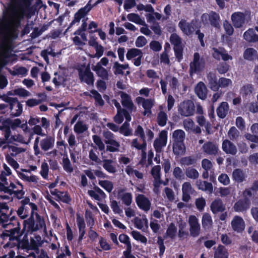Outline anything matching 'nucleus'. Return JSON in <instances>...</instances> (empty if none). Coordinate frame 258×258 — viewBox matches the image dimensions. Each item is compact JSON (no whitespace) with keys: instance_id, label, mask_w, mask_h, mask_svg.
<instances>
[{"instance_id":"obj_1","label":"nucleus","mask_w":258,"mask_h":258,"mask_svg":"<svg viewBox=\"0 0 258 258\" xmlns=\"http://www.w3.org/2000/svg\"><path fill=\"white\" fill-rule=\"evenodd\" d=\"M33 0H11L8 10L3 13L0 22V34L3 37L0 43V63L4 66L11 56L13 48L12 37L20 26L22 20L30 9Z\"/></svg>"},{"instance_id":"obj_2","label":"nucleus","mask_w":258,"mask_h":258,"mask_svg":"<svg viewBox=\"0 0 258 258\" xmlns=\"http://www.w3.org/2000/svg\"><path fill=\"white\" fill-rule=\"evenodd\" d=\"M20 203L21 206L18 209V215L23 214L25 206L29 205L31 209L30 217L23 221L24 229H27L28 232H34L43 229L46 230V227L44 218L40 216L36 211L38 210L37 206L33 203L30 202V199L25 197Z\"/></svg>"},{"instance_id":"obj_3","label":"nucleus","mask_w":258,"mask_h":258,"mask_svg":"<svg viewBox=\"0 0 258 258\" xmlns=\"http://www.w3.org/2000/svg\"><path fill=\"white\" fill-rule=\"evenodd\" d=\"M170 42L173 45V50L176 58L178 62L183 59V45L182 39L176 33H172L170 37Z\"/></svg>"},{"instance_id":"obj_4","label":"nucleus","mask_w":258,"mask_h":258,"mask_svg":"<svg viewBox=\"0 0 258 258\" xmlns=\"http://www.w3.org/2000/svg\"><path fill=\"white\" fill-rule=\"evenodd\" d=\"M205 67V60L204 58L201 57L198 52H195L194 54V59L189 64V73L190 77H192L195 74H199L201 72Z\"/></svg>"},{"instance_id":"obj_5","label":"nucleus","mask_w":258,"mask_h":258,"mask_svg":"<svg viewBox=\"0 0 258 258\" xmlns=\"http://www.w3.org/2000/svg\"><path fill=\"white\" fill-rule=\"evenodd\" d=\"M103 136L105 138L104 143L107 145L106 151L110 152L119 151L120 143L115 139V136L112 133L109 131H104Z\"/></svg>"},{"instance_id":"obj_6","label":"nucleus","mask_w":258,"mask_h":258,"mask_svg":"<svg viewBox=\"0 0 258 258\" xmlns=\"http://www.w3.org/2000/svg\"><path fill=\"white\" fill-rule=\"evenodd\" d=\"M134 135L140 137L143 143L142 144H140L138 143V139L136 138L133 140L132 146L138 150H142L144 152L143 154L146 156V153L145 152V151L146 150L147 143L144 129L141 125L137 126Z\"/></svg>"},{"instance_id":"obj_7","label":"nucleus","mask_w":258,"mask_h":258,"mask_svg":"<svg viewBox=\"0 0 258 258\" xmlns=\"http://www.w3.org/2000/svg\"><path fill=\"white\" fill-rule=\"evenodd\" d=\"M25 231L26 232L24 235L22 239H21V237H19V238H18L15 242H8L5 244L4 247L6 248L9 247L10 248H13L17 246L18 249L21 248L22 249H28V246H29L28 234V233L32 234L33 232H28L27 229L24 230L23 228L22 231V234Z\"/></svg>"},{"instance_id":"obj_8","label":"nucleus","mask_w":258,"mask_h":258,"mask_svg":"<svg viewBox=\"0 0 258 258\" xmlns=\"http://www.w3.org/2000/svg\"><path fill=\"white\" fill-rule=\"evenodd\" d=\"M178 113L182 116H189L194 115L195 106L190 100H184L178 106Z\"/></svg>"},{"instance_id":"obj_9","label":"nucleus","mask_w":258,"mask_h":258,"mask_svg":"<svg viewBox=\"0 0 258 258\" xmlns=\"http://www.w3.org/2000/svg\"><path fill=\"white\" fill-rule=\"evenodd\" d=\"M201 20L205 25L210 24L215 28L220 27V16L216 12L211 11L209 14L204 13L201 16Z\"/></svg>"},{"instance_id":"obj_10","label":"nucleus","mask_w":258,"mask_h":258,"mask_svg":"<svg viewBox=\"0 0 258 258\" xmlns=\"http://www.w3.org/2000/svg\"><path fill=\"white\" fill-rule=\"evenodd\" d=\"M93 6L89 2L85 7L80 9L74 15V20L70 24L68 28L64 32V35L68 31V30L76 23H79L81 19L84 18L91 10Z\"/></svg>"},{"instance_id":"obj_11","label":"nucleus","mask_w":258,"mask_h":258,"mask_svg":"<svg viewBox=\"0 0 258 258\" xmlns=\"http://www.w3.org/2000/svg\"><path fill=\"white\" fill-rule=\"evenodd\" d=\"M197 21L196 20H192L190 22H187L186 20L182 19L178 23V27L182 32L187 35H190L196 32V29L199 27L196 26Z\"/></svg>"},{"instance_id":"obj_12","label":"nucleus","mask_w":258,"mask_h":258,"mask_svg":"<svg viewBox=\"0 0 258 258\" xmlns=\"http://www.w3.org/2000/svg\"><path fill=\"white\" fill-rule=\"evenodd\" d=\"M190 235L192 237H198L201 233V225L199 220L195 215H190L188 218Z\"/></svg>"},{"instance_id":"obj_13","label":"nucleus","mask_w":258,"mask_h":258,"mask_svg":"<svg viewBox=\"0 0 258 258\" xmlns=\"http://www.w3.org/2000/svg\"><path fill=\"white\" fill-rule=\"evenodd\" d=\"M79 77L81 82H85L88 85H92L94 82V77L90 68L87 67L84 71L79 69Z\"/></svg>"},{"instance_id":"obj_14","label":"nucleus","mask_w":258,"mask_h":258,"mask_svg":"<svg viewBox=\"0 0 258 258\" xmlns=\"http://www.w3.org/2000/svg\"><path fill=\"white\" fill-rule=\"evenodd\" d=\"M167 132L166 131H162L159 134V138L155 140L153 146L157 153L162 152V148L167 144Z\"/></svg>"},{"instance_id":"obj_15","label":"nucleus","mask_w":258,"mask_h":258,"mask_svg":"<svg viewBox=\"0 0 258 258\" xmlns=\"http://www.w3.org/2000/svg\"><path fill=\"white\" fill-rule=\"evenodd\" d=\"M202 149L205 154L211 156L218 155L219 151L218 145L212 141H208L205 143L202 146Z\"/></svg>"},{"instance_id":"obj_16","label":"nucleus","mask_w":258,"mask_h":258,"mask_svg":"<svg viewBox=\"0 0 258 258\" xmlns=\"http://www.w3.org/2000/svg\"><path fill=\"white\" fill-rule=\"evenodd\" d=\"M250 204L249 199L242 198L236 202L233 206V209L236 212H245L250 208Z\"/></svg>"},{"instance_id":"obj_17","label":"nucleus","mask_w":258,"mask_h":258,"mask_svg":"<svg viewBox=\"0 0 258 258\" xmlns=\"http://www.w3.org/2000/svg\"><path fill=\"white\" fill-rule=\"evenodd\" d=\"M231 227L237 233H241L244 231L245 224L243 218L239 216H235L231 221Z\"/></svg>"},{"instance_id":"obj_18","label":"nucleus","mask_w":258,"mask_h":258,"mask_svg":"<svg viewBox=\"0 0 258 258\" xmlns=\"http://www.w3.org/2000/svg\"><path fill=\"white\" fill-rule=\"evenodd\" d=\"M231 21L235 28H240L245 23V16L242 12H234L231 15Z\"/></svg>"},{"instance_id":"obj_19","label":"nucleus","mask_w":258,"mask_h":258,"mask_svg":"<svg viewBox=\"0 0 258 258\" xmlns=\"http://www.w3.org/2000/svg\"><path fill=\"white\" fill-rule=\"evenodd\" d=\"M119 94H120L121 98V103L122 105L128 109V111L131 112L133 111L136 107H135L134 103L131 99V96L122 91H120Z\"/></svg>"},{"instance_id":"obj_20","label":"nucleus","mask_w":258,"mask_h":258,"mask_svg":"<svg viewBox=\"0 0 258 258\" xmlns=\"http://www.w3.org/2000/svg\"><path fill=\"white\" fill-rule=\"evenodd\" d=\"M136 203L140 209L148 211L151 207V202L149 200L143 195H139L136 198Z\"/></svg>"},{"instance_id":"obj_21","label":"nucleus","mask_w":258,"mask_h":258,"mask_svg":"<svg viewBox=\"0 0 258 258\" xmlns=\"http://www.w3.org/2000/svg\"><path fill=\"white\" fill-rule=\"evenodd\" d=\"M210 209L214 214H217L218 213L225 211L226 207L222 200L220 198H217L211 203Z\"/></svg>"},{"instance_id":"obj_22","label":"nucleus","mask_w":258,"mask_h":258,"mask_svg":"<svg viewBox=\"0 0 258 258\" xmlns=\"http://www.w3.org/2000/svg\"><path fill=\"white\" fill-rule=\"evenodd\" d=\"M195 91L197 96L202 100H205L207 97L208 89L203 82H199L195 87Z\"/></svg>"},{"instance_id":"obj_23","label":"nucleus","mask_w":258,"mask_h":258,"mask_svg":"<svg viewBox=\"0 0 258 258\" xmlns=\"http://www.w3.org/2000/svg\"><path fill=\"white\" fill-rule=\"evenodd\" d=\"M92 69L95 72L97 75L103 80H108L109 79L108 72L107 69L103 68L100 62H97L95 66L92 67Z\"/></svg>"},{"instance_id":"obj_24","label":"nucleus","mask_w":258,"mask_h":258,"mask_svg":"<svg viewBox=\"0 0 258 258\" xmlns=\"http://www.w3.org/2000/svg\"><path fill=\"white\" fill-rule=\"evenodd\" d=\"M222 148L223 151L227 154L235 155L237 152L236 146L232 142L227 139L223 141Z\"/></svg>"},{"instance_id":"obj_25","label":"nucleus","mask_w":258,"mask_h":258,"mask_svg":"<svg viewBox=\"0 0 258 258\" xmlns=\"http://www.w3.org/2000/svg\"><path fill=\"white\" fill-rule=\"evenodd\" d=\"M54 142L55 139L54 137L47 136L45 138L41 140L40 146L43 151H47L53 147Z\"/></svg>"},{"instance_id":"obj_26","label":"nucleus","mask_w":258,"mask_h":258,"mask_svg":"<svg viewBox=\"0 0 258 258\" xmlns=\"http://www.w3.org/2000/svg\"><path fill=\"white\" fill-rule=\"evenodd\" d=\"M137 100L138 101L139 100H143L142 106L145 109L143 112V115L151 114L152 113L151 109L154 106V101L151 99H145L141 97H137Z\"/></svg>"},{"instance_id":"obj_27","label":"nucleus","mask_w":258,"mask_h":258,"mask_svg":"<svg viewBox=\"0 0 258 258\" xmlns=\"http://www.w3.org/2000/svg\"><path fill=\"white\" fill-rule=\"evenodd\" d=\"M214 258H229V252L225 246L219 244L217 247H214Z\"/></svg>"},{"instance_id":"obj_28","label":"nucleus","mask_w":258,"mask_h":258,"mask_svg":"<svg viewBox=\"0 0 258 258\" xmlns=\"http://www.w3.org/2000/svg\"><path fill=\"white\" fill-rule=\"evenodd\" d=\"M124 189H120L118 190L117 194L118 199H120L124 204L126 206H130L132 202L133 196L131 192H125Z\"/></svg>"},{"instance_id":"obj_29","label":"nucleus","mask_w":258,"mask_h":258,"mask_svg":"<svg viewBox=\"0 0 258 258\" xmlns=\"http://www.w3.org/2000/svg\"><path fill=\"white\" fill-rule=\"evenodd\" d=\"M77 222L79 231V241H81L84 238L86 233V224L84 218L81 217L79 215H77Z\"/></svg>"},{"instance_id":"obj_30","label":"nucleus","mask_w":258,"mask_h":258,"mask_svg":"<svg viewBox=\"0 0 258 258\" xmlns=\"http://www.w3.org/2000/svg\"><path fill=\"white\" fill-rule=\"evenodd\" d=\"M247 175L243 170L240 168L234 169L232 173V178L238 183H241L246 180Z\"/></svg>"},{"instance_id":"obj_31","label":"nucleus","mask_w":258,"mask_h":258,"mask_svg":"<svg viewBox=\"0 0 258 258\" xmlns=\"http://www.w3.org/2000/svg\"><path fill=\"white\" fill-rule=\"evenodd\" d=\"M207 79L211 89L214 91H218L219 89V84L216 75L212 73H209L207 75Z\"/></svg>"},{"instance_id":"obj_32","label":"nucleus","mask_w":258,"mask_h":258,"mask_svg":"<svg viewBox=\"0 0 258 258\" xmlns=\"http://www.w3.org/2000/svg\"><path fill=\"white\" fill-rule=\"evenodd\" d=\"M229 105L227 102H222L220 103L216 110L217 115L220 118H224L228 113Z\"/></svg>"},{"instance_id":"obj_33","label":"nucleus","mask_w":258,"mask_h":258,"mask_svg":"<svg viewBox=\"0 0 258 258\" xmlns=\"http://www.w3.org/2000/svg\"><path fill=\"white\" fill-rule=\"evenodd\" d=\"M202 227L205 230L211 229L213 224L212 217L210 214L205 213L203 214L202 219Z\"/></svg>"},{"instance_id":"obj_34","label":"nucleus","mask_w":258,"mask_h":258,"mask_svg":"<svg viewBox=\"0 0 258 258\" xmlns=\"http://www.w3.org/2000/svg\"><path fill=\"white\" fill-rule=\"evenodd\" d=\"M119 133L125 137L132 136L133 130L130 127V123L125 121L119 127Z\"/></svg>"},{"instance_id":"obj_35","label":"nucleus","mask_w":258,"mask_h":258,"mask_svg":"<svg viewBox=\"0 0 258 258\" xmlns=\"http://www.w3.org/2000/svg\"><path fill=\"white\" fill-rule=\"evenodd\" d=\"M254 90L253 85L251 84H247L243 85L240 89V94L243 97H248L252 94Z\"/></svg>"},{"instance_id":"obj_36","label":"nucleus","mask_w":258,"mask_h":258,"mask_svg":"<svg viewBox=\"0 0 258 258\" xmlns=\"http://www.w3.org/2000/svg\"><path fill=\"white\" fill-rule=\"evenodd\" d=\"M185 151V146L182 141H176L173 144V152L175 155L182 154Z\"/></svg>"},{"instance_id":"obj_37","label":"nucleus","mask_w":258,"mask_h":258,"mask_svg":"<svg viewBox=\"0 0 258 258\" xmlns=\"http://www.w3.org/2000/svg\"><path fill=\"white\" fill-rule=\"evenodd\" d=\"M257 51L253 48H247L243 52V57L245 59L252 61L257 56Z\"/></svg>"},{"instance_id":"obj_38","label":"nucleus","mask_w":258,"mask_h":258,"mask_svg":"<svg viewBox=\"0 0 258 258\" xmlns=\"http://www.w3.org/2000/svg\"><path fill=\"white\" fill-rule=\"evenodd\" d=\"M10 109H11L12 115L19 116L22 112L23 106L17 99V103H14V105L12 107H10Z\"/></svg>"},{"instance_id":"obj_39","label":"nucleus","mask_w":258,"mask_h":258,"mask_svg":"<svg viewBox=\"0 0 258 258\" xmlns=\"http://www.w3.org/2000/svg\"><path fill=\"white\" fill-rule=\"evenodd\" d=\"M9 235H10V241L9 242H15L16 240L19 238V237H21L22 235V232L20 233V229L19 227H16L9 230Z\"/></svg>"},{"instance_id":"obj_40","label":"nucleus","mask_w":258,"mask_h":258,"mask_svg":"<svg viewBox=\"0 0 258 258\" xmlns=\"http://www.w3.org/2000/svg\"><path fill=\"white\" fill-rule=\"evenodd\" d=\"M113 162V161L111 159H104L103 160V167L110 173H114L116 171V167L112 165Z\"/></svg>"},{"instance_id":"obj_41","label":"nucleus","mask_w":258,"mask_h":258,"mask_svg":"<svg viewBox=\"0 0 258 258\" xmlns=\"http://www.w3.org/2000/svg\"><path fill=\"white\" fill-rule=\"evenodd\" d=\"M168 117L166 113L163 111L160 110L157 114V121L158 125L160 126H164L167 123Z\"/></svg>"},{"instance_id":"obj_42","label":"nucleus","mask_w":258,"mask_h":258,"mask_svg":"<svg viewBox=\"0 0 258 258\" xmlns=\"http://www.w3.org/2000/svg\"><path fill=\"white\" fill-rule=\"evenodd\" d=\"M141 54H143V53L141 49L135 48H131L128 49L126 54V57L127 60H131Z\"/></svg>"},{"instance_id":"obj_43","label":"nucleus","mask_w":258,"mask_h":258,"mask_svg":"<svg viewBox=\"0 0 258 258\" xmlns=\"http://www.w3.org/2000/svg\"><path fill=\"white\" fill-rule=\"evenodd\" d=\"M74 130L76 133L82 134L88 130V126L83 121L78 120L75 124Z\"/></svg>"},{"instance_id":"obj_44","label":"nucleus","mask_w":258,"mask_h":258,"mask_svg":"<svg viewBox=\"0 0 258 258\" xmlns=\"http://www.w3.org/2000/svg\"><path fill=\"white\" fill-rule=\"evenodd\" d=\"M185 174L188 178L193 179H196L199 176L198 170L192 167H189L186 169Z\"/></svg>"},{"instance_id":"obj_45","label":"nucleus","mask_w":258,"mask_h":258,"mask_svg":"<svg viewBox=\"0 0 258 258\" xmlns=\"http://www.w3.org/2000/svg\"><path fill=\"white\" fill-rule=\"evenodd\" d=\"M90 93L93 95V97L95 101L96 105L102 106L104 104V101L103 100L100 94L96 90L92 89L90 91Z\"/></svg>"},{"instance_id":"obj_46","label":"nucleus","mask_w":258,"mask_h":258,"mask_svg":"<svg viewBox=\"0 0 258 258\" xmlns=\"http://www.w3.org/2000/svg\"><path fill=\"white\" fill-rule=\"evenodd\" d=\"M198 185L199 188L203 191H208L210 193L213 192V185L211 182L206 181H200Z\"/></svg>"},{"instance_id":"obj_47","label":"nucleus","mask_w":258,"mask_h":258,"mask_svg":"<svg viewBox=\"0 0 258 258\" xmlns=\"http://www.w3.org/2000/svg\"><path fill=\"white\" fill-rule=\"evenodd\" d=\"M177 232V228L173 223L169 224L166 232V235L171 239H174Z\"/></svg>"},{"instance_id":"obj_48","label":"nucleus","mask_w":258,"mask_h":258,"mask_svg":"<svg viewBox=\"0 0 258 258\" xmlns=\"http://www.w3.org/2000/svg\"><path fill=\"white\" fill-rule=\"evenodd\" d=\"M197 158L194 156L183 157L181 159V163L184 166H189L196 164Z\"/></svg>"},{"instance_id":"obj_49","label":"nucleus","mask_w":258,"mask_h":258,"mask_svg":"<svg viewBox=\"0 0 258 258\" xmlns=\"http://www.w3.org/2000/svg\"><path fill=\"white\" fill-rule=\"evenodd\" d=\"M99 184L108 192H110L113 188L112 182L109 180H99Z\"/></svg>"},{"instance_id":"obj_50","label":"nucleus","mask_w":258,"mask_h":258,"mask_svg":"<svg viewBox=\"0 0 258 258\" xmlns=\"http://www.w3.org/2000/svg\"><path fill=\"white\" fill-rule=\"evenodd\" d=\"M131 234L133 238L137 240L140 241L142 243H146L147 242V238L140 232L134 230L132 232Z\"/></svg>"},{"instance_id":"obj_51","label":"nucleus","mask_w":258,"mask_h":258,"mask_svg":"<svg viewBox=\"0 0 258 258\" xmlns=\"http://www.w3.org/2000/svg\"><path fill=\"white\" fill-rule=\"evenodd\" d=\"M62 166L64 170L68 173H72L73 171V167L67 156L66 158L63 157L62 159Z\"/></svg>"},{"instance_id":"obj_52","label":"nucleus","mask_w":258,"mask_h":258,"mask_svg":"<svg viewBox=\"0 0 258 258\" xmlns=\"http://www.w3.org/2000/svg\"><path fill=\"white\" fill-rule=\"evenodd\" d=\"M0 130L4 132L5 138L6 140H8L11 135V130L6 121H3L2 125H0Z\"/></svg>"},{"instance_id":"obj_53","label":"nucleus","mask_w":258,"mask_h":258,"mask_svg":"<svg viewBox=\"0 0 258 258\" xmlns=\"http://www.w3.org/2000/svg\"><path fill=\"white\" fill-rule=\"evenodd\" d=\"M223 28L226 34L228 36H231L234 32V29L232 24L227 20L223 21Z\"/></svg>"},{"instance_id":"obj_54","label":"nucleus","mask_w":258,"mask_h":258,"mask_svg":"<svg viewBox=\"0 0 258 258\" xmlns=\"http://www.w3.org/2000/svg\"><path fill=\"white\" fill-rule=\"evenodd\" d=\"M173 175L178 180L184 179V174L182 170L179 167H175L173 171Z\"/></svg>"},{"instance_id":"obj_55","label":"nucleus","mask_w":258,"mask_h":258,"mask_svg":"<svg viewBox=\"0 0 258 258\" xmlns=\"http://www.w3.org/2000/svg\"><path fill=\"white\" fill-rule=\"evenodd\" d=\"M92 139L94 143L98 147L100 151H102L105 149V145L101 140V138L98 135H93Z\"/></svg>"},{"instance_id":"obj_56","label":"nucleus","mask_w":258,"mask_h":258,"mask_svg":"<svg viewBox=\"0 0 258 258\" xmlns=\"http://www.w3.org/2000/svg\"><path fill=\"white\" fill-rule=\"evenodd\" d=\"M118 239L121 243H122L125 244L126 247V248L131 247L132 246L131 242L130 241V237L127 235H126L125 234H123V233L120 234L119 235Z\"/></svg>"},{"instance_id":"obj_57","label":"nucleus","mask_w":258,"mask_h":258,"mask_svg":"<svg viewBox=\"0 0 258 258\" xmlns=\"http://www.w3.org/2000/svg\"><path fill=\"white\" fill-rule=\"evenodd\" d=\"M127 19L131 22L135 23L136 24H142V21L138 14L135 13H130L127 16Z\"/></svg>"},{"instance_id":"obj_58","label":"nucleus","mask_w":258,"mask_h":258,"mask_svg":"<svg viewBox=\"0 0 258 258\" xmlns=\"http://www.w3.org/2000/svg\"><path fill=\"white\" fill-rule=\"evenodd\" d=\"M0 99L8 103L9 104L10 107H12L14 105V103H17V98L9 97L7 95H1Z\"/></svg>"},{"instance_id":"obj_59","label":"nucleus","mask_w":258,"mask_h":258,"mask_svg":"<svg viewBox=\"0 0 258 258\" xmlns=\"http://www.w3.org/2000/svg\"><path fill=\"white\" fill-rule=\"evenodd\" d=\"M160 171L161 167L160 165H156L152 168L151 173L154 180L160 179L161 178Z\"/></svg>"},{"instance_id":"obj_60","label":"nucleus","mask_w":258,"mask_h":258,"mask_svg":"<svg viewBox=\"0 0 258 258\" xmlns=\"http://www.w3.org/2000/svg\"><path fill=\"white\" fill-rule=\"evenodd\" d=\"M173 138L179 141H183L185 138V133L181 130H176L173 133Z\"/></svg>"},{"instance_id":"obj_61","label":"nucleus","mask_w":258,"mask_h":258,"mask_svg":"<svg viewBox=\"0 0 258 258\" xmlns=\"http://www.w3.org/2000/svg\"><path fill=\"white\" fill-rule=\"evenodd\" d=\"M206 204L205 199L203 197L198 198L196 200L195 205L196 208L200 211H202L204 209Z\"/></svg>"},{"instance_id":"obj_62","label":"nucleus","mask_w":258,"mask_h":258,"mask_svg":"<svg viewBox=\"0 0 258 258\" xmlns=\"http://www.w3.org/2000/svg\"><path fill=\"white\" fill-rule=\"evenodd\" d=\"M49 167L46 162H43L41 166L40 174L44 179H47L48 175Z\"/></svg>"},{"instance_id":"obj_63","label":"nucleus","mask_w":258,"mask_h":258,"mask_svg":"<svg viewBox=\"0 0 258 258\" xmlns=\"http://www.w3.org/2000/svg\"><path fill=\"white\" fill-rule=\"evenodd\" d=\"M229 69V66L226 62L220 63L217 68V71L220 74H224L227 73Z\"/></svg>"},{"instance_id":"obj_64","label":"nucleus","mask_w":258,"mask_h":258,"mask_svg":"<svg viewBox=\"0 0 258 258\" xmlns=\"http://www.w3.org/2000/svg\"><path fill=\"white\" fill-rule=\"evenodd\" d=\"M150 48L155 52L160 51L162 49V45L158 41L152 40L149 44Z\"/></svg>"}]
</instances>
